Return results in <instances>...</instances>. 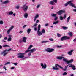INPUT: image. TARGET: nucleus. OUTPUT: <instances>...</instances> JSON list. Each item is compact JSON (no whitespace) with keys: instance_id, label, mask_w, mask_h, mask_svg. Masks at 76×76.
I'll use <instances>...</instances> for the list:
<instances>
[{"instance_id":"obj_40","label":"nucleus","mask_w":76,"mask_h":76,"mask_svg":"<svg viewBox=\"0 0 76 76\" xmlns=\"http://www.w3.org/2000/svg\"><path fill=\"white\" fill-rule=\"evenodd\" d=\"M12 40V38H8V41H11Z\"/></svg>"},{"instance_id":"obj_7","label":"nucleus","mask_w":76,"mask_h":76,"mask_svg":"<svg viewBox=\"0 0 76 76\" xmlns=\"http://www.w3.org/2000/svg\"><path fill=\"white\" fill-rule=\"evenodd\" d=\"M45 50L46 51L48 52V53H52V52H53V51H54L55 50L54 49L48 48L47 49H46Z\"/></svg>"},{"instance_id":"obj_34","label":"nucleus","mask_w":76,"mask_h":76,"mask_svg":"<svg viewBox=\"0 0 76 76\" xmlns=\"http://www.w3.org/2000/svg\"><path fill=\"white\" fill-rule=\"evenodd\" d=\"M42 33H43V34H45V29H43L42 30Z\"/></svg>"},{"instance_id":"obj_62","label":"nucleus","mask_w":76,"mask_h":76,"mask_svg":"<svg viewBox=\"0 0 76 76\" xmlns=\"http://www.w3.org/2000/svg\"><path fill=\"white\" fill-rule=\"evenodd\" d=\"M1 37H2V35H1V34H0V39L1 38Z\"/></svg>"},{"instance_id":"obj_48","label":"nucleus","mask_w":76,"mask_h":76,"mask_svg":"<svg viewBox=\"0 0 76 76\" xmlns=\"http://www.w3.org/2000/svg\"><path fill=\"white\" fill-rule=\"evenodd\" d=\"M3 69H5V71L7 70V69H6V66H4L3 67Z\"/></svg>"},{"instance_id":"obj_50","label":"nucleus","mask_w":76,"mask_h":76,"mask_svg":"<svg viewBox=\"0 0 76 76\" xmlns=\"http://www.w3.org/2000/svg\"><path fill=\"white\" fill-rule=\"evenodd\" d=\"M26 26H27L26 25H25L24 26H23V28H25V27H26Z\"/></svg>"},{"instance_id":"obj_41","label":"nucleus","mask_w":76,"mask_h":76,"mask_svg":"<svg viewBox=\"0 0 76 76\" xmlns=\"http://www.w3.org/2000/svg\"><path fill=\"white\" fill-rule=\"evenodd\" d=\"M49 40L51 41H54V39H53V38L49 39Z\"/></svg>"},{"instance_id":"obj_13","label":"nucleus","mask_w":76,"mask_h":76,"mask_svg":"<svg viewBox=\"0 0 76 76\" xmlns=\"http://www.w3.org/2000/svg\"><path fill=\"white\" fill-rule=\"evenodd\" d=\"M69 65H71L69 66V67H72V69L73 70H76V68L75 66L74 65H72V64H69Z\"/></svg>"},{"instance_id":"obj_30","label":"nucleus","mask_w":76,"mask_h":76,"mask_svg":"<svg viewBox=\"0 0 76 76\" xmlns=\"http://www.w3.org/2000/svg\"><path fill=\"white\" fill-rule=\"evenodd\" d=\"M3 47H9V48H10V46L7 45H5L3 46Z\"/></svg>"},{"instance_id":"obj_63","label":"nucleus","mask_w":76,"mask_h":76,"mask_svg":"<svg viewBox=\"0 0 76 76\" xmlns=\"http://www.w3.org/2000/svg\"><path fill=\"white\" fill-rule=\"evenodd\" d=\"M73 10L74 12H76V9H74Z\"/></svg>"},{"instance_id":"obj_43","label":"nucleus","mask_w":76,"mask_h":76,"mask_svg":"<svg viewBox=\"0 0 76 76\" xmlns=\"http://www.w3.org/2000/svg\"><path fill=\"white\" fill-rule=\"evenodd\" d=\"M10 62H8L5 63V64H4V65H7V64H10Z\"/></svg>"},{"instance_id":"obj_53","label":"nucleus","mask_w":76,"mask_h":76,"mask_svg":"<svg viewBox=\"0 0 76 76\" xmlns=\"http://www.w3.org/2000/svg\"><path fill=\"white\" fill-rule=\"evenodd\" d=\"M14 64L15 66H17V64H18V63L16 62L14 63Z\"/></svg>"},{"instance_id":"obj_28","label":"nucleus","mask_w":76,"mask_h":76,"mask_svg":"<svg viewBox=\"0 0 76 76\" xmlns=\"http://www.w3.org/2000/svg\"><path fill=\"white\" fill-rule=\"evenodd\" d=\"M59 19L61 20H63V17H62L61 16H60L59 17Z\"/></svg>"},{"instance_id":"obj_21","label":"nucleus","mask_w":76,"mask_h":76,"mask_svg":"<svg viewBox=\"0 0 76 76\" xmlns=\"http://www.w3.org/2000/svg\"><path fill=\"white\" fill-rule=\"evenodd\" d=\"M64 57L62 56L61 57H57V59L58 60H61L62 58H64Z\"/></svg>"},{"instance_id":"obj_17","label":"nucleus","mask_w":76,"mask_h":76,"mask_svg":"<svg viewBox=\"0 0 76 76\" xmlns=\"http://www.w3.org/2000/svg\"><path fill=\"white\" fill-rule=\"evenodd\" d=\"M30 52L32 53H34V52H35V51H36V49L35 48H34V49H31V50H30Z\"/></svg>"},{"instance_id":"obj_22","label":"nucleus","mask_w":76,"mask_h":76,"mask_svg":"<svg viewBox=\"0 0 76 76\" xmlns=\"http://www.w3.org/2000/svg\"><path fill=\"white\" fill-rule=\"evenodd\" d=\"M31 29L30 28H29L27 30V33L28 34H29L31 32Z\"/></svg>"},{"instance_id":"obj_35","label":"nucleus","mask_w":76,"mask_h":76,"mask_svg":"<svg viewBox=\"0 0 76 76\" xmlns=\"http://www.w3.org/2000/svg\"><path fill=\"white\" fill-rule=\"evenodd\" d=\"M57 19H58V17H55L54 18V20H55V21H56V20H57Z\"/></svg>"},{"instance_id":"obj_37","label":"nucleus","mask_w":76,"mask_h":76,"mask_svg":"<svg viewBox=\"0 0 76 76\" xmlns=\"http://www.w3.org/2000/svg\"><path fill=\"white\" fill-rule=\"evenodd\" d=\"M31 54L32 53H31V52H30L28 54V56L30 57V56H31Z\"/></svg>"},{"instance_id":"obj_18","label":"nucleus","mask_w":76,"mask_h":76,"mask_svg":"<svg viewBox=\"0 0 76 76\" xmlns=\"http://www.w3.org/2000/svg\"><path fill=\"white\" fill-rule=\"evenodd\" d=\"M49 4H51V5H54L55 4L54 3V2H53V1H50L49 3Z\"/></svg>"},{"instance_id":"obj_57","label":"nucleus","mask_w":76,"mask_h":76,"mask_svg":"<svg viewBox=\"0 0 76 76\" xmlns=\"http://www.w3.org/2000/svg\"><path fill=\"white\" fill-rule=\"evenodd\" d=\"M23 32V31H20L19 33H20V34H22V33Z\"/></svg>"},{"instance_id":"obj_42","label":"nucleus","mask_w":76,"mask_h":76,"mask_svg":"<svg viewBox=\"0 0 76 76\" xmlns=\"http://www.w3.org/2000/svg\"><path fill=\"white\" fill-rule=\"evenodd\" d=\"M30 51V50H26L25 51V53H28V52H29Z\"/></svg>"},{"instance_id":"obj_9","label":"nucleus","mask_w":76,"mask_h":76,"mask_svg":"<svg viewBox=\"0 0 76 76\" xmlns=\"http://www.w3.org/2000/svg\"><path fill=\"white\" fill-rule=\"evenodd\" d=\"M63 13H65V10H61L57 12V13L58 15H62Z\"/></svg>"},{"instance_id":"obj_14","label":"nucleus","mask_w":76,"mask_h":76,"mask_svg":"<svg viewBox=\"0 0 76 76\" xmlns=\"http://www.w3.org/2000/svg\"><path fill=\"white\" fill-rule=\"evenodd\" d=\"M74 51V50L72 49L70 51H69L68 52V54L70 56H72V53H73V51Z\"/></svg>"},{"instance_id":"obj_29","label":"nucleus","mask_w":76,"mask_h":76,"mask_svg":"<svg viewBox=\"0 0 76 76\" xmlns=\"http://www.w3.org/2000/svg\"><path fill=\"white\" fill-rule=\"evenodd\" d=\"M58 23V21H56L54 22L53 23V25H56V24H57Z\"/></svg>"},{"instance_id":"obj_12","label":"nucleus","mask_w":76,"mask_h":76,"mask_svg":"<svg viewBox=\"0 0 76 76\" xmlns=\"http://www.w3.org/2000/svg\"><path fill=\"white\" fill-rule=\"evenodd\" d=\"M41 66H42V69H46L47 68V65L45 64H43L42 63H41Z\"/></svg>"},{"instance_id":"obj_56","label":"nucleus","mask_w":76,"mask_h":76,"mask_svg":"<svg viewBox=\"0 0 76 76\" xmlns=\"http://www.w3.org/2000/svg\"><path fill=\"white\" fill-rule=\"evenodd\" d=\"M15 67H12L11 68V69L12 70H13V69H15Z\"/></svg>"},{"instance_id":"obj_26","label":"nucleus","mask_w":76,"mask_h":76,"mask_svg":"<svg viewBox=\"0 0 76 76\" xmlns=\"http://www.w3.org/2000/svg\"><path fill=\"white\" fill-rule=\"evenodd\" d=\"M62 28L64 30H66V29H67V28H68V27H66V26H63L62 27Z\"/></svg>"},{"instance_id":"obj_25","label":"nucleus","mask_w":76,"mask_h":76,"mask_svg":"<svg viewBox=\"0 0 76 76\" xmlns=\"http://www.w3.org/2000/svg\"><path fill=\"white\" fill-rule=\"evenodd\" d=\"M32 47H33V45H30L29 48H28V50H29V49H31L32 48Z\"/></svg>"},{"instance_id":"obj_24","label":"nucleus","mask_w":76,"mask_h":76,"mask_svg":"<svg viewBox=\"0 0 76 76\" xmlns=\"http://www.w3.org/2000/svg\"><path fill=\"white\" fill-rule=\"evenodd\" d=\"M70 16L68 17L67 18V20L66 22L68 23L69 22V20H70Z\"/></svg>"},{"instance_id":"obj_45","label":"nucleus","mask_w":76,"mask_h":76,"mask_svg":"<svg viewBox=\"0 0 76 76\" xmlns=\"http://www.w3.org/2000/svg\"><path fill=\"white\" fill-rule=\"evenodd\" d=\"M34 31H37V28L36 27H34Z\"/></svg>"},{"instance_id":"obj_6","label":"nucleus","mask_w":76,"mask_h":76,"mask_svg":"<svg viewBox=\"0 0 76 76\" xmlns=\"http://www.w3.org/2000/svg\"><path fill=\"white\" fill-rule=\"evenodd\" d=\"M25 53H19L18 54V56H17V58H23L25 57V56L23 55L25 54Z\"/></svg>"},{"instance_id":"obj_16","label":"nucleus","mask_w":76,"mask_h":76,"mask_svg":"<svg viewBox=\"0 0 76 76\" xmlns=\"http://www.w3.org/2000/svg\"><path fill=\"white\" fill-rule=\"evenodd\" d=\"M38 17H39V15H36V16L34 17V21H35V20H37V18H38Z\"/></svg>"},{"instance_id":"obj_51","label":"nucleus","mask_w":76,"mask_h":76,"mask_svg":"<svg viewBox=\"0 0 76 76\" xmlns=\"http://www.w3.org/2000/svg\"><path fill=\"white\" fill-rule=\"evenodd\" d=\"M40 5H37V8H39V7H40Z\"/></svg>"},{"instance_id":"obj_58","label":"nucleus","mask_w":76,"mask_h":76,"mask_svg":"<svg viewBox=\"0 0 76 76\" xmlns=\"http://www.w3.org/2000/svg\"><path fill=\"white\" fill-rule=\"evenodd\" d=\"M58 48H61V46H57Z\"/></svg>"},{"instance_id":"obj_27","label":"nucleus","mask_w":76,"mask_h":76,"mask_svg":"<svg viewBox=\"0 0 76 76\" xmlns=\"http://www.w3.org/2000/svg\"><path fill=\"white\" fill-rule=\"evenodd\" d=\"M13 14V11H11L9 12V15H12Z\"/></svg>"},{"instance_id":"obj_20","label":"nucleus","mask_w":76,"mask_h":76,"mask_svg":"<svg viewBox=\"0 0 76 76\" xmlns=\"http://www.w3.org/2000/svg\"><path fill=\"white\" fill-rule=\"evenodd\" d=\"M9 3V1L7 0L3 2V4H7V3Z\"/></svg>"},{"instance_id":"obj_11","label":"nucleus","mask_w":76,"mask_h":76,"mask_svg":"<svg viewBox=\"0 0 76 76\" xmlns=\"http://www.w3.org/2000/svg\"><path fill=\"white\" fill-rule=\"evenodd\" d=\"M23 10L24 12H26L27 11V10H28V6H26V5H23Z\"/></svg>"},{"instance_id":"obj_47","label":"nucleus","mask_w":76,"mask_h":76,"mask_svg":"<svg viewBox=\"0 0 76 76\" xmlns=\"http://www.w3.org/2000/svg\"><path fill=\"white\" fill-rule=\"evenodd\" d=\"M72 6H72V7H74V8H76V6H75V4H74L73 3H72Z\"/></svg>"},{"instance_id":"obj_55","label":"nucleus","mask_w":76,"mask_h":76,"mask_svg":"<svg viewBox=\"0 0 76 76\" xmlns=\"http://www.w3.org/2000/svg\"><path fill=\"white\" fill-rule=\"evenodd\" d=\"M37 23H35V24L34 25V27H35V26H37Z\"/></svg>"},{"instance_id":"obj_10","label":"nucleus","mask_w":76,"mask_h":76,"mask_svg":"<svg viewBox=\"0 0 76 76\" xmlns=\"http://www.w3.org/2000/svg\"><path fill=\"white\" fill-rule=\"evenodd\" d=\"M14 28V26H12L10 28H9V30H8L7 31V34H10V31H12Z\"/></svg>"},{"instance_id":"obj_46","label":"nucleus","mask_w":76,"mask_h":76,"mask_svg":"<svg viewBox=\"0 0 76 76\" xmlns=\"http://www.w3.org/2000/svg\"><path fill=\"white\" fill-rule=\"evenodd\" d=\"M3 23V22L2 21H0V24H2Z\"/></svg>"},{"instance_id":"obj_2","label":"nucleus","mask_w":76,"mask_h":76,"mask_svg":"<svg viewBox=\"0 0 76 76\" xmlns=\"http://www.w3.org/2000/svg\"><path fill=\"white\" fill-rule=\"evenodd\" d=\"M55 67H53V70H59V68H57V67H59L60 69H63V67L60 66L58 64H55Z\"/></svg>"},{"instance_id":"obj_38","label":"nucleus","mask_w":76,"mask_h":76,"mask_svg":"<svg viewBox=\"0 0 76 76\" xmlns=\"http://www.w3.org/2000/svg\"><path fill=\"white\" fill-rule=\"evenodd\" d=\"M53 1L54 3H57V0H53Z\"/></svg>"},{"instance_id":"obj_33","label":"nucleus","mask_w":76,"mask_h":76,"mask_svg":"<svg viewBox=\"0 0 76 76\" xmlns=\"http://www.w3.org/2000/svg\"><path fill=\"white\" fill-rule=\"evenodd\" d=\"M57 35L58 37H61V35L59 33H57Z\"/></svg>"},{"instance_id":"obj_36","label":"nucleus","mask_w":76,"mask_h":76,"mask_svg":"<svg viewBox=\"0 0 76 76\" xmlns=\"http://www.w3.org/2000/svg\"><path fill=\"white\" fill-rule=\"evenodd\" d=\"M63 18H64V19H66V14H64V15Z\"/></svg>"},{"instance_id":"obj_1","label":"nucleus","mask_w":76,"mask_h":76,"mask_svg":"<svg viewBox=\"0 0 76 76\" xmlns=\"http://www.w3.org/2000/svg\"><path fill=\"white\" fill-rule=\"evenodd\" d=\"M11 50H12L11 48L9 49L8 50L5 49V50H3L2 52H1V54L2 55L3 54V56H5L6 55H7V54H8V52H6L7 51L8 52H9V51Z\"/></svg>"},{"instance_id":"obj_23","label":"nucleus","mask_w":76,"mask_h":76,"mask_svg":"<svg viewBox=\"0 0 76 76\" xmlns=\"http://www.w3.org/2000/svg\"><path fill=\"white\" fill-rule=\"evenodd\" d=\"M24 16L25 18H28V14H27V13H26L24 14Z\"/></svg>"},{"instance_id":"obj_5","label":"nucleus","mask_w":76,"mask_h":76,"mask_svg":"<svg viewBox=\"0 0 76 76\" xmlns=\"http://www.w3.org/2000/svg\"><path fill=\"white\" fill-rule=\"evenodd\" d=\"M63 60L64 61H65V62L67 63V64H69V63H72L73 62V59H72L68 61L66 60V59L65 58H64L63 59Z\"/></svg>"},{"instance_id":"obj_52","label":"nucleus","mask_w":76,"mask_h":76,"mask_svg":"<svg viewBox=\"0 0 76 76\" xmlns=\"http://www.w3.org/2000/svg\"><path fill=\"white\" fill-rule=\"evenodd\" d=\"M7 37H5V38H4V40H7Z\"/></svg>"},{"instance_id":"obj_3","label":"nucleus","mask_w":76,"mask_h":76,"mask_svg":"<svg viewBox=\"0 0 76 76\" xmlns=\"http://www.w3.org/2000/svg\"><path fill=\"white\" fill-rule=\"evenodd\" d=\"M41 29V25L40 24L38 26V31H37V33L39 35V36H41V35H42V33L41 32L39 31H40V29Z\"/></svg>"},{"instance_id":"obj_61","label":"nucleus","mask_w":76,"mask_h":76,"mask_svg":"<svg viewBox=\"0 0 76 76\" xmlns=\"http://www.w3.org/2000/svg\"><path fill=\"white\" fill-rule=\"evenodd\" d=\"M38 22H39V20H37V21H36V23H38Z\"/></svg>"},{"instance_id":"obj_15","label":"nucleus","mask_w":76,"mask_h":76,"mask_svg":"<svg viewBox=\"0 0 76 76\" xmlns=\"http://www.w3.org/2000/svg\"><path fill=\"white\" fill-rule=\"evenodd\" d=\"M23 42L26 43V39H27V38L26 37H23Z\"/></svg>"},{"instance_id":"obj_59","label":"nucleus","mask_w":76,"mask_h":76,"mask_svg":"<svg viewBox=\"0 0 76 76\" xmlns=\"http://www.w3.org/2000/svg\"><path fill=\"white\" fill-rule=\"evenodd\" d=\"M9 38H11V37H12V35H9Z\"/></svg>"},{"instance_id":"obj_39","label":"nucleus","mask_w":76,"mask_h":76,"mask_svg":"<svg viewBox=\"0 0 76 76\" xmlns=\"http://www.w3.org/2000/svg\"><path fill=\"white\" fill-rule=\"evenodd\" d=\"M15 8H16V9H19V6L17 5L16 6Z\"/></svg>"},{"instance_id":"obj_54","label":"nucleus","mask_w":76,"mask_h":76,"mask_svg":"<svg viewBox=\"0 0 76 76\" xmlns=\"http://www.w3.org/2000/svg\"><path fill=\"white\" fill-rule=\"evenodd\" d=\"M45 26H48V23H47L45 24Z\"/></svg>"},{"instance_id":"obj_32","label":"nucleus","mask_w":76,"mask_h":76,"mask_svg":"<svg viewBox=\"0 0 76 76\" xmlns=\"http://www.w3.org/2000/svg\"><path fill=\"white\" fill-rule=\"evenodd\" d=\"M68 34L70 37H72V36L73 35V34H72V33L71 32L69 33H68Z\"/></svg>"},{"instance_id":"obj_44","label":"nucleus","mask_w":76,"mask_h":76,"mask_svg":"<svg viewBox=\"0 0 76 76\" xmlns=\"http://www.w3.org/2000/svg\"><path fill=\"white\" fill-rule=\"evenodd\" d=\"M67 75V72H65L63 74V76H65V75Z\"/></svg>"},{"instance_id":"obj_49","label":"nucleus","mask_w":76,"mask_h":76,"mask_svg":"<svg viewBox=\"0 0 76 76\" xmlns=\"http://www.w3.org/2000/svg\"><path fill=\"white\" fill-rule=\"evenodd\" d=\"M69 67V65H66V66H65V69H67V67Z\"/></svg>"},{"instance_id":"obj_64","label":"nucleus","mask_w":76,"mask_h":76,"mask_svg":"<svg viewBox=\"0 0 76 76\" xmlns=\"http://www.w3.org/2000/svg\"><path fill=\"white\" fill-rule=\"evenodd\" d=\"M2 48V46H1V45H0V49H1Z\"/></svg>"},{"instance_id":"obj_60","label":"nucleus","mask_w":76,"mask_h":76,"mask_svg":"<svg viewBox=\"0 0 76 76\" xmlns=\"http://www.w3.org/2000/svg\"><path fill=\"white\" fill-rule=\"evenodd\" d=\"M2 42H6V41H5L4 40H2Z\"/></svg>"},{"instance_id":"obj_31","label":"nucleus","mask_w":76,"mask_h":76,"mask_svg":"<svg viewBox=\"0 0 76 76\" xmlns=\"http://www.w3.org/2000/svg\"><path fill=\"white\" fill-rule=\"evenodd\" d=\"M48 42V41H43L41 42V43H46V42Z\"/></svg>"},{"instance_id":"obj_4","label":"nucleus","mask_w":76,"mask_h":76,"mask_svg":"<svg viewBox=\"0 0 76 76\" xmlns=\"http://www.w3.org/2000/svg\"><path fill=\"white\" fill-rule=\"evenodd\" d=\"M70 37H69L63 36L61 38V41H65V40H66V39H67L68 40L70 39Z\"/></svg>"},{"instance_id":"obj_19","label":"nucleus","mask_w":76,"mask_h":76,"mask_svg":"<svg viewBox=\"0 0 76 76\" xmlns=\"http://www.w3.org/2000/svg\"><path fill=\"white\" fill-rule=\"evenodd\" d=\"M51 16L52 17H56L57 16V14H51Z\"/></svg>"},{"instance_id":"obj_8","label":"nucleus","mask_w":76,"mask_h":76,"mask_svg":"<svg viewBox=\"0 0 76 76\" xmlns=\"http://www.w3.org/2000/svg\"><path fill=\"white\" fill-rule=\"evenodd\" d=\"M72 1H69L67 2L65 4V6H67L68 4H70V6L74 7L73 5H72L73 3H72Z\"/></svg>"}]
</instances>
